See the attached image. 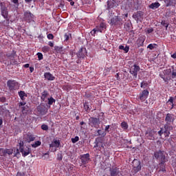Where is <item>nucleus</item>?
Here are the masks:
<instances>
[{
    "label": "nucleus",
    "instance_id": "obj_11",
    "mask_svg": "<svg viewBox=\"0 0 176 176\" xmlns=\"http://www.w3.org/2000/svg\"><path fill=\"white\" fill-rule=\"evenodd\" d=\"M37 112L41 115V116H45L46 113H47V107L45 106V104H41L40 105L37 106Z\"/></svg>",
    "mask_w": 176,
    "mask_h": 176
},
{
    "label": "nucleus",
    "instance_id": "obj_17",
    "mask_svg": "<svg viewBox=\"0 0 176 176\" xmlns=\"http://www.w3.org/2000/svg\"><path fill=\"white\" fill-rule=\"evenodd\" d=\"M175 119L174 118V115L171 114V113H167L166 116L165 118V122H166V124H168V126H170V124H171V123H174V120Z\"/></svg>",
    "mask_w": 176,
    "mask_h": 176
},
{
    "label": "nucleus",
    "instance_id": "obj_59",
    "mask_svg": "<svg viewBox=\"0 0 176 176\" xmlns=\"http://www.w3.org/2000/svg\"><path fill=\"white\" fill-rule=\"evenodd\" d=\"M12 3H14L15 5H19V0H11Z\"/></svg>",
    "mask_w": 176,
    "mask_h": 176
},
{
    "label": "nucleus",
    "instance_id": "obj_25",
    "mask_svg": "<svg viewBox=\"0 0 176 176\" xmlns=\"http://www.w3.org/2000/svg\"><path fill=\"white\" fill-rule=\"evenodd\" d=\"M54 50L56 53H59V54H65V49L63 47L55 46Z\"/></svg>",
    "mask_w": 176,
    "mask_h": 176
},
{
    "label": "nucleus",
    "instance_id": "obj_24",
    "mask_svg": "<svg viewBox=\"0 0 176 176\" xmlns=\"http://www.w3.org/2000/svg\"><path fill=\"white\" fill-rule=\"evenodd\" d=\"M47 97H49V91H47V90H44L41 93V101L46 102V99L47 98Z\"/></svg>",
    "mask_w": 176,
    "mask_h": 176
},
{
    "label": "nucleus",
    "instance_id": "obj_54",
    "mask_svg": "<svg viewBox=\"0 0 176 176\" xmlns=\"http://www.w3.org/2000/svg\"><path fill=\"white\" fill-rule=\"evenodd\" d=\"M125 28H126V31H130V23H126Z\"/></svg>",
    "mask_w": 176,
    "mask_h": 176
},
{
    "label": "nucleus",
    "instance_id": "obj_26",
    "mask_svg": "<svg viewBox=\"0 0 176 176\" xmlns=\"http://www.w3.org/2000/svg\"><path fill=\"white\" fill-rule=\"evenodd\" d=\"M111 176H119V169L116 167L110 168Z\"/></svg>",
    "mask_w": 176,
    "mask_h": 176
},
{
    "label": "nucleus",
    "instance_id": "obj_40",
    "mask_svg": "<svg viewBox=\"0 0 176 176\" xmlns=\"http://www.w3.org/2000/svg\"><path fill=\"white\" fill-rule=\"evenodd\" d=\"M156 46H157V44H149L148 46H147V49H149L150 50H153V49H155L156 47Z\"/></svg>",
    "mask_w": 176,
    "mask_h": 176
},
{
    "label": "nucleus",
    "instance_id": "obj_22",
    "mask_svg": "<svg viewBox=\"0 0 176 176\" xmlns=\"http://www.w3.org/2000/svg\"><path fill=\"white\" fill-rule=\"evenodd\" d=\"M174 101H175V98L170 96L168 100L166 102V105H168L170 109L174 108Z\"/></svg>",
    "mask_w": 176,
    "mask_h": 176
},
{
    "label": "nucleus",
    "instance_id": "obj_58",
    "mask_svg": "<svg viewBox=\"0 0 176 176\" xmlns=\"http://www.w3.org/2000/svg\"><path fill=\"white\" fill-rule=\"evenodd\" d=\"M0 101H1V102H6V98H5V97L0 98Z\"/></svg>",
    "mask_w": 176,
    "mask_h": 176
},
{
    "label": "nucleus",
    "instance_id": "obj_9",
    "mask_svg": "<svg viewBox=\"0 0 176 176\" xmlns=\"http://www.w3.org/2000/svg\"><path fill=\"white\" fill-rule=\"evenodd\" d=\"M132 164H133L132 171L133 173H134V174H137L138 171H141L142 167H141V162L140 160H134L132 162Z\"/></svg>",
    "mask_w": 176,
    "mask_h": 176
},
{
    "label": "nucleus",
    "instance_id": "obj_37",
    "mask_svg": "<svg viewBox=\"0 0 176 176\" xmlns=\"http://www.w3.org/2000/svg\"><path fill=\"white\" fill-rule=\"evenodd\" d=\"M42 50L43 53H48V52L50 51V47H49V45H45L43 47Z\"/></svg>",
    "mask_w": 176,
    "mask_h": 176
},
{
    "label": "nucleus",
    "instance_id": "obj_47",
    "mask_svg": "<svg viewBox=\"0 0 176 176\" xmlns=\"http://www.w3.org/2000/svg\"><path fill=\"white\" fill-rule=\"evenodd\" d=\"M164 134V128H160V130L158 131V135L162 137Z\"/></svg>",
    "mask_w": 176,
    "mask_h": 176
},
{
    "label": "nucleus",
    "instance_id": "obj_60",
    "mask_svg": "<svg viewBox=\"0 0 176 176\" xmlns=\"http://www.w3.org/2000/svg\"><path fill=\"white\" fill-rule=\"evenodd\" d=\"M48 45H49V46H50V47H53V46H54V43H53V42H52V41H50L48 43Z\"/></svg>",
    "mask_w": 176,
    "mask_h": 176
},
{
    "label": "nucleus",
    "instance_id": "obj_2",
    "mask_svg": "<svg viewBox=\"0 0 176 176\" xmlns=\"http://www.w3.org/2000/svg\"><path fill=\"white\" fill-rule=\"evenodd\" d=\"M154 157L160 161L159 164H166L167 163V158H166V152L164 151L159 150L154 153Z\"/></svg>",
    "mask_w": 176,
    "mask_h": 176
},
{
    "label": "nucleus",
    "instance_id": "obj_51",
    "mask_svg": "<svg viewBox=\"0 0 176 176\" xmlns=\"http://www.w3.org/2000/svg\"><path fill=\"white\" fill-rule=\"evenodd\" d=\"M47 39H54V36L53 35V34H48L47 36Z\"/></svg>",
    "mask_w": 176,
    "mask_h": 176
},
{
    "label": "nucleus",
    "instance_id": "obj_42",
    "mask_svg": "<svg viewBox=\"0 0 176 176\" xmlns=\"http://www.w3.org/2000/svg\"><path fill=\"white\" fill-rule=\"evenodd\" d=\"M17 146H19V150L21 151V149L24 148V142L23 140H21L19 142V144L17 145Z\"/></svg>",
    "mask_w": 176,
    "mask_h": 176
},
{
    "label": "nucleus",
    "instance_id": "obj_41",
    "mask_svg": "<svg viewBox=\"0 0 176 176\" xmlns=\"http://www.w3.org/2000/svg\"><path fill=\"white\" fill-rule=\"evenodd\" d=\"M6 21H4L3 22V25L4 27H9V23H10V21H9V17H8L7 19H5Z\"/></svg>",
    "mask_w": 176,
    "mask_h": 176
},
{
    "label": "nucleus",
    "instance_id": "obj_21",
    "mask_svg": "<svg viewBox=\"0 0 176 176\" xmlns=\"http://www.w3.org/2000/svg\"><path fill=\"white\" fill-rule=\"evenodd\" d=\"M21 153H22V155L23 157H25V156H28L30 153H31V148H30L28 146L23 147V148H21L20 150Z\"/></svg>",
    "mask_w": 176,
    "mask_h": 176
},
{
    "label": "nucleus",
    "instance_id": "obj_1",
    "mask_svg": "<svg viewBox=\"0 0 176 176\" xmlns=\"http://www.w3.org/2000/svg\"><path fill=\"white\" fill-rule=\"evenodd\" d=\"M95 145L94 148H96L99 152L102 153L104 156H108L109 152H108L105 148V142H104V138L101 137H98L95 139L94 141Z\"/></svg>",
    "mask_w": 176,
    "mask_h": 176
},
{
    "label": "nucleus",
    "instance_id": "obj_23",
    "mask_svg": "<svg viewBox=\"0 0 176 176\" xmlns=\"http://www.w3.org/2000/svg\"><path fill=\"white\" fill-rule=\"evenodd\" d=\"M144 42H145V37L144 36L139 37L136 41L138 47H141L144 46Z\"/></svg>",
    "mask_w": 176,
    "mask_h": 176
},
{
    "label": "nucleus",
    "instance_id": "obj_14",
    "mask_svg": "<svg viewBox=\"0 0 176 176\" xmlns=\"http://www.w3.org/2000/svg\"><path fill=\"white\" fill-rule=\"evenodd\" d=\"M132 17L136 21H142L144 19V12L142 11H138L136 13L133 14Z\"/></svg>",
    "mask_w": 176,
    "mask_h": 176
},
{
    "label": "nucleus",
    "instance_id": "obj_8",
    "mask_svg": "<svg viewBox=\"0 0 176 176\" xmlns=\"http://www.w3.org/2000/svg\"><path fill=\"white\" fill-rule=\"evenodd\" d=\"M101 121H100V118L91 117L89 119V124L91 127H94L95 129H98L100 127V124Z\"/></svg>",
    "mask_w": 176,
    "mask_h": 176
},
{
    "label": "nucleus",
    "instance_id": "obj_64",
    "mask_svg": "<svg viewBox=\"0 0 176 176\" xmlns=\"http://www.w3.org/2000/svg\"><path fill=\"white\" fill-rule=\"evenodd\" d=\"M172 58H176V52L171 55Z\"/></svg>",
    "mask_w": 176,
    "mask_h": 176
},
{
    "label": "nucleus",
    "instance_id": "obj_38",
    "mask_svg": "<svg viewBox=\"0 0 176 176\" xmlns=\"http://www.w3.org/2000/svg\"><path fill=\"white\" fill-rule=\"evenodd\" d=\"M42 142L41 141H36L34 144H32V148H38V146H41Z\"/></svg>",
    "mask_w": 176,
    "mask_h": 176
},
{
    "label": "nucleus",
    "instance_id": "obj_35",
    "mask_svg": "<svg viewBox=\"0 0 176 176\" xmlns=\"http://www.w3.org/2000/svg\"><path fill=\"white\" fill-rule=\"evenodd\" d=\"M84 109L86 112H90V107L89 105V102H85L84 103Z\"/></svg>",
    "mask_w": 176,
    "mask_h": 176
},
{
    "label": "nucleus",
    "instance_id": "obj_30",
    "mask_svg": "<svg viewBox=\"0 0 176 176\" xmlns=\"http://www.w3.org/2000/svg\"><path fill=\"white\" fill-rule=\"evenodd\" d=\"M148 8L155 10V9L160 8V4L159 2L152 3L148 6Z\"/></svg>",
    "mask_w": 176,
    "mask_h": 176
},
{
    "label": "nucleus",
    "instance_id": "obj_28",
    "mask_svg": "<svg viewBox=\"0 0 176 176\" xmlns=\"http://www.w3.org/2000/svg\"><path fill=\"white\" fill-rule=\"evenodd\" d=\"M44 77L48 80H54V79H56V77H54L50 72H45L44 74Z\"/></svg>",
    "mask_w": 176,
    "mask_h": 176
},
{
    "label": "nucleus",
    "instance_id": "obj_19",
    "mask_svg": "<svg viewBox=\"0 0 176 176\" xmlns=\"http://www.w3.org/2000/svg\"><path fill=\"white\" fill-rule=\"evenodd\" d=\"M148 96H149V91L146 89H144L141 94H140L139 98L140 101L144 102L145 100H146V98H148Z\"/></svg>",
    "mask_w": 176,
    "mask_h": 176
},
{
    "label": "nucleus",
    "instance_id": "obj_53",
    "mask_svg": "<svg viewBox=\"0 0 176 176\" xmlns=\"http://www.w3.org/2000/svg\"><path fill=\"white\" fill-rule=\"evenodd\" d=\"M111 126L110 125H107L104 128V131L106 133H109V129H110Z\"/></svg>",
    "mask_w": 176,
    "mask_h": 176
},
{
    "label": "nucleus",
    "instance_id": "obj_61",
    "mask_svg": "<svg viewBox=\"0 0 176 176\" xmlns=\"http://www.w3.org/2000/svg\"><path fill=\"white\" fill-rule=\"evenodd\" d=\"M16 176H25V175H24V173L18 172L17 174H16Z\"/></svg>",
    "mask_w": 176,
    "mask_h": 176
},
{
    "label": "nucleus",
    "instance_id": "obj_55",
    "mask_svg": "<svg viewBox=\"0 0 176 176\" xmlns=\"http://www.w3.org/2000/svg\"><path fill=\"white\" fill-rule=\"evenodd\" d=\"M152 32H153V28L147 29V30H146L147 34H152Z\"/></svg>",
    "mask_w": 176,
    "mask_h": 176
},
{
    "label": "nucleus",
    "instance_id": "obj_4",
    "mask_svg": "<svg viewBox=\"0 0 176 176\" xmlns=\"http://www.w3.org/2000/svg\"><path fill=\"white\" fill-rule=\"evenodd\" d=\"M6 56L8 60H10V65H17V64H19V62L14 59L17 57L16 52L15 50H12V53L6 54Z\"/></svg>",
    "mask_w": 176,
    "mask_h": 176
},
{
    "label": "nucleus",
    "instance_id": "obj_50",
    "mask_svg": "<svg viewBox=\"0 0 176 176\" xmlns=\"http://www.w3.org/2000/svg\"><path fill=\"white\" fill-rule=\"evenodd\" d=\"M14 157H17V156H19V155H20V150L19 148H17L16 151H14Z\"/></svg>",
    "mask_w": 176,
    "mask_h": 176
},
{
    "label": "nucleus",
    "instance_id": "obj_52",
    "mask_svg": "<svg viewBox=\"0 0 176 176\" xmlns=\"http://www.w3.org/2000/svg\"><path fill=\"white\" fill-rule=\"evenodd\" d=\"M57 160H63V154L58 153V155H57Z\"/></svg>",
    "mask_w": 176,
    "mask_h": 176
},
{
    "label": "nucleus",
    "instance_id": "obj_44",
    "mask_svg": "<svg viewBox=\"0 0 176 176\" xmlns=\"http://www.w3.org/2000/svg\"><path fill=\"white\" fill-rule=\"evenodd\" d=\"M72 36L71 33H65L64 35L65 41H69V37Z\"/></svg>",
    "mask_w": 176,
    "mask_h": 176
},
{
    "label": "nucleus",
    "instance_id": "obj_48",
    "mask_svg": "<svg viewBox=\"0 0 176 176\" xmlns=\"http://www.w3.org/2000/svg\"><path fill=\"white\" fill-rule=\"evenodd\" d=\"M38 60L41 61V60H43V54L41 52L37 53Z\"/></svg>",
    "mask_w": 176,
    "mask_h": 176
},
{
    "label": "nucleus",
    "instance_id": "obj_39",
    "mask_svg": "<svg viewBox=\"0 0 176 176\" xmlns=\"http://www.w3.org/2000/svg\"><path fill=\"white\" fill-rule=\"evenodd\" d=\"M160 171H162L163 173H166V164H160Z\"/></svg>",
    "mask_w": 176,
    "mask_h": 176
},
{
    "label": "nucleus",
    "instance_id": "obj_16",
    "mask_svg": "<svg viewBox=\"0 0 176 176\" xmlns=\"http://www.w3.org/2000/svg\"><path fill=\"white\" fill-rule=\"evenodd\" d=\"M173 130V127L167 124H165L164 125V134L165 135V138H167V137H170V131Z\"/></svg>",
    "mask_w": 176,
    "mask_h": 176
},
{
    "label": "nucleus",
    "instance_id": "obj_18",
    "mask_svg": "<svg viewBox=\"0 0 176 176\" xmlns=\"http://www.w3.org/2000/svg\"><path fill=\"white\" fill-rule=\"evenodd\" d=\"M87 54V52L86 51V48H80L76 54V56L78 58H85Z\"/></svg>",
    "mask_w": 176,
    "mask_h": 176
},
{
    "label": "nucleus",
    "instance_id": "obj_56",
    "mask_svg": "<svg viewBox=\"0 0 176 176\" xmlns=\"http://www.w3.org/2000/svg\"><path fill=\"white\" fill-rule=\"evenodd\" d=\"M176 77V72L174 70L172 72V79H175Z\"/></svg>",
    "mask_w": 176,
    "mask_h": 176
},
{
    "label": "nucleus",
    "instance_id": "obj_3",
    "mask_svg": "<svg viewBox=\"0 0 176 176\" xmlns=\"http://www.w3.org/2000/svg\"><path fill=\"white\" fill-rule=\"evenodd\" d=\"M107 30V23L101 22L99 25H96L91 32L92 36H96L97 32L102 33Z\"/></svg>",
    "mask_w": 176,
    "mask_h": 176
},
{
    "label": "nucleus",
    "instance_id": "obj_7",
    "mask_svg": "<svg viewBox=\"0 0 176 176\" xmlns=\"http://www.w3.org/2000/svg\"><path fill=\"white\" fill-rule=\"evenodd\" d=\"M0 10L1 14L3 19H8L9 17V11L8 7H6V3L5 2H0Z\"/></svg>",
    "mask_w": 176,
    "mask_h": 176
},
{
    "label": "nucleus",
    "instance_id": "obj_5",
    "mask_svg": "<svg viewBox=\"0 0 176 176\" xmlns=\"http://www.w3.org/2000/svg\"><path fill=\"white\" fill-rule=\"evenodd\" d=\"M140 70H141V67H140V66L138 65L135 64V65L131 66V67L129 69V73L131 74V75H132L133 78L134 80L137 79L138 72H140Z\"/></svg>",
    "mask_w": 176,
    "mask_h": 176
},
{
    "label": "nucleus",
    "instance_id": "obj_33",
    "mask_svg": "<svg viewBox=\"0 0 176 176\" xmlns=\"http://www.w3.org/2000/svg\"><path fill=\"white\" fill-rule=\"evenodd\" d=\"M97 133H98V135L101 137V138H104V137H105V135H107V132L105 131H103L101 129H98L97 131Z\"/></svg>",
    "mask_w": 176,
    "mask_h": 176
},
{
    "label": "nucleus",
    "instance_id": "obj_62",
    "mask_svg": "<svg viewBox=\"0 0 176 176\" xmlns=\"http://www.w3.org/2000/svg\"><path fill=\"white\" fill-rule=\"evenodd\" d=\"M24 105H25V102H19V107H24Z\"/></svg>",
    "mask_w": 176,
    "mask_h": 176
},
{
    "label": "nucleus",
    "instance_id": "obj_46",
    "mask_svg": "<svg viewBox=\"0 0 176 176\" xmlns=\"http://www.w3.org/2000/svg\"><path fill=\"white\" fill-rule=\"evenodd\" d=\"M140 87H142V89H146V87H148V82H142L140 84Z\"/></svg>",
    "mask_w": 176,
    "mask_h": 176
},
{
    "label": "nucleus",
    "instance_id": "obj_13",
    "mask_svg": "<svg viewBox=\"0 0 176 176\" xmlns=\"http://www.w3.org/2000/svg\"><path fill=\"white\" fill-rule=\"evenodd\" d=\"M80 160L84 165L87 164V163H89L90 161V154L88 153L86 154L80 155Z\"/></svg>",
    "mask_w": 176,
    "mask_h": 176
},
{
    "label": "nucleus",
    "instance_id": "obj_27",
    "mask_svg": "<svg viewBox=\"0 0 176 176\" xmlns=\"http://www.w3.org/2000/svg\"><path fill=\"white\" fill-rule=\"evenodd\" d=\"M164 1L166 3V8H168V6H175L176 5V0H164Z\"/></svg>",
    "mask_w": 176,
    "mask_h": 176
},
{
    "label": "nucleus",
    "instance_id": "obj_49",
    "mask_svg": "<svg viewBox=\"0 0 176 176\" xmlns=\"http://www.w3.org/2000/svg\"><path fill=\"white\" fill-rule=\"evenodd\" d=\"M41 129L44 130L45 131H47L49 130V126L46 124L41 125Z\"/></svg>",
    "mask_w": 176,
    "mask_h": 176
},
{
    "label": "nucleus",
    "instance_id": "obj_12",
    "mask_svg": "<svg viewBox=\"0 0 176 176\" xmlns=\"http://www.w3.org/2000/svg\"><path fill=\"white\" fill-rule=\"evenodd\" d=\"M60 145L61 142L58 140H56L52 142V143L50 144L51 152H56L57 151V148H60Z\"/></svg>",
    "mask_w": 176,
    "mask_h": 176
},
{
    "label": "nucleus",
    "instance_id": "obj_45",
    "mask_svg": "<svg viewBox=\"0 0 176 176\" xmlns=\"http://www.w3.org/2000/svg\"><path fill=\"white\" fill-rule=\"evenodd\" d=\"M78 141H79V136H76L75 138H72V144H76V142H78Z\"/></svg>",
    "mask_w": 176,
    "mask_h": 176
},
{
    "label": "nucleus",
    "instance_id": "obj_63",
    "mask_svg": "<svg viewBox=\"0 0 176 176\" xmlns=\"http://www.w3.org/2000/svg\"><path fill=\"white\" fill-rule=\"evenodd\" d=\"M24 68H30V64L29 63H26L23 65Z\"/></svg>",
    "mask_w": 176,
    "mask_h": 176
},
{
    "label": "nucleus",
    "instance_id": "obj_31",
    "mask_svg": "<svg viewBox=\"0 0 176 176\" xmlns=\"http://www.w3.org/2000/svg\"><path fill=\"white\" fill-rule=\"evenodd\" d=\"M18 94L21 98V100H22V101H25V98L28 97L27 94H25V92L24 91H21L19 92H18Z\"/></svg>",
    "mask_w": 176,
    "mask_h": 176
},
{
    "label": "nucleus",
    "instance_id": "obj_15",
    "mask_svg": "<svg viewBox=\"0 0 176 176\" xmlns=\"http://www.w3.org/2000/svg\"><path fill=\"white\" fill-rule=\"evenodd\" d=\"M10 156L13 155V149L10 148H0V156Z\"/></svg>",
    "mask_w": 176,
    "mask_h": 176
},
{
    "label": "nucleus",
    "instance_id": "obj_34",
    "mask_svg": "<svg viewBox=\"0 0 176 176\" xmlns=\"http://www.w3.org/2000/svg\"><path fill=\"white\" fill-rule=\"evenodd\" d=\"M47 104L48 105L50 106H50L51 105H53V104H54L56 102V99H54L53 97H50L47 98Z\"/></svg>",
    "mask_w": 176,
    "mask_h": 176
},
{
    "label": "nucleus",
    "instance_id": "obj_29",
    "mask_svg": "<svg viewBox=\"0 0 176 176\" xmlns=\"http://www.w3.org/2000/svg\"><path fill=\"white\" fill-rule=\"evenodd\" d=\"M145 134L147 140H155V134L153 131H150L149 132H146Z\"/></svg>",
    "mask_w": 176,
    "mask_h": 176
},
{
    "label": "nucleus",
    "instance_id": "obj_32",
    "mask_svg": "<svg viewBox=\"0 0 176 176\" xmlns=\"http://www.w3.org/2000/svg\"><path fill=\"white\" fill-rule=\"evenodd\" d=\"M26 140L28 142H32V141H34L35 137H34V135L31 133H28L26 136Z\"/></svg>",
    "mask_w": 176,
    "mask_h": 176
},
{
    "label": "nucleus",
    "instance_id": "obj_57",
    "mask_svg": "<svg viewBox=\"0 0 176 176\" xmlns=\"http://www.w3.org/2000/svg\"><path fill=\"white\" fill-rule=\"evenodd\" d=\"M129 46H126L125 47H124V51L125 52V53H129Z\"/></svg>",
    "mask_w": 176,
    "mask_h": 176
},
{
    "label": "nucleus",
    "instance_id": "obj_6",
    "mask_svg": "<svg viewBox=\"0 0 176 176\" xmlns=\"http://www.w3.org/2000/svg\"><path fill=\"white\" fill-rule=\"evenodd\" d=\"M7 86L10 91H13V90H19V88L20 87L19 82L14 80H8L7 81Z\"/></svg>",
    "mask_w": 176,
    "mask_h": 176
},
{
    "label": "nucleus",
    "instance_id": "obj_43",
    "mask_svg": "<svg viewBox=\"0 0 176 176\" xmlns=\"http://www.w3.org/2000/svg\"><path fill=\"white\" fill-rule=\"evenodd\" d=\"M161 25H163V27H165L166 30L168 28V23H167L166 21H164V20L162 21Z\"/></svg>",
    "mask_w": 176,
    "mask_h": 176
},
{
    "label": "nucleus",
    "instance_id": "obj_36",
    "mask_svg": "<svg viewBox=\"0 0 176 176\" xmlns=\"http://www.w3.org/2000/svg\"><path fill=\"white\" fill-rule=\"evenodd\" d=\"M121 127L122 129H123L124 130H127V129H129V124H127V122H122L121 123Z\"/></svg>",
    "mask_w": 176,
    "mask_h": 176
},
{
    "label": "nucleus",
    "instance_id": "obj_10",
    "mask_svg": "<svg viewBox=\"0 0 176 176\" xmlns=\"http://www.w3.org/2000/svg\"><path fill=\"white\" fill-rule=\"evenodd\" d=\"M23 20L26 23H32L34 21V14L30 11H26L23 14Z\"/></svg>",
    "mask_w": 176,
    "mask_h": 176
},
{
    "label": "nucleus",
    "instance_id": "obj_20",
    "mask_svg": "<svg viewBox=\"0 0 176 176\" xmlns=\"http://www.w3.org/2000/svg\"><path fill=\"white\" fill-rule=\"evenodd\" d=\"M120 23H122V19L114 16L111 19L110 25H120Z\"/></svg>",
    "mask_w": 176,
    "mask_h": 176
}]
</instances>
